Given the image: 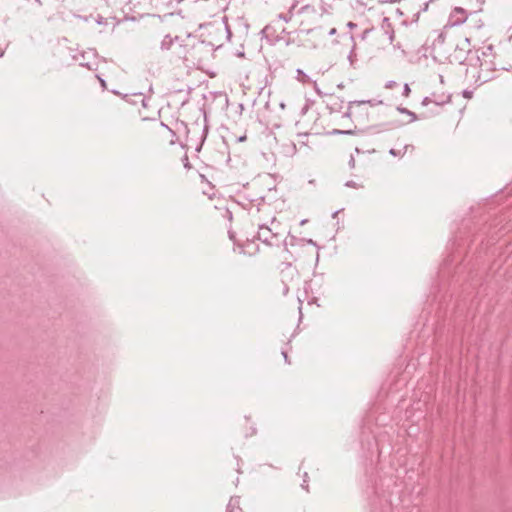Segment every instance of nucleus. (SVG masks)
<instances>
[{"mask_svg":"<svg viewBox=\"0 0 512 512\" xmlns=\"http://www.w3.org/2000/svg\"><path fill=\"white\" fill-rule=\"evenodd\" d=\"M83 66H87V68L91 69V66L88 63H81Z\"/></svg>","mask_w":512,"mask_h":512,"instance_id":"412c9836","label":"nucleus"},{"mask_svg":"<svg viewBox=\"0 0 512 512\" xmlns=\"http://www.w3.org/2000/svg\"><path fill=\"white\" fill-rule=\"evenodd\" d=\"M281 148L282 153L288 157L294 156L298 150L297 143H295L294 141L282 144Z\"/></svg>","mask_w":512,"mask_h":512,"instance_id":"0eeeda50","label":"nucleus"},{"mask_svg":"<svg viewBox=\"0 0 512 512\" xmlns=\"http://www.w3.org/2000/svg\"><path fill=\"white\" fill-rule=\"evenodd\" d=\"M410 92H411V90H410L409 85H408V84H405V85H404V88H403V95H404L405 97H408V96H409V94H410Z\"/></svg>","mask_w":512,"mask_h":512,"instance_id":"ddd939ff","label":"nucleus"},{"mask_svg":"<svg viewBox=\"0 0 512 512\" xmlns=\"http://www.w3.org/2000/svg\"><path fill=\"white\" fill-rule=\"evenodd\" d=\"M296 79L298 82L302 84H312L314 89L319 92L317 82L313 81L306 73H304L303 70L297 69L296 70Z\"/></svg>","mask_w":512,"mask_h":512,"instance_id":"423d86ee","label":"nucleus"},{"mask_svg":"<svg viewBox=\"0 0 512 512\" xmlns=\"http://www.w3.org/2000/svg\"><path fill=\"white\" fill-rule=\"evenodd\" d=\"M400 111H401V112H404V113H408L409 115H411V116H412V120H415V119H416V116H415V114H414V113L409 112V111H408V110H406V109H401Z\"/></svg>","mask_w":512,"mask_h":512,"instance_id":"2eb2a0df","label":"nucleus"},{"mask_svg":"<svg viewBox=\"0 0 512 512\" xmlns=\"http://www.w3.org/2000/svg\"><path fill=\"white\" fill-rule=\"evenodd\" d=\"M298 137L301 139V140L298 141V144H299L300 148L302 146H306V142L303 139L307 138V135L306 134H304V135L299 134Z\"/></svg>","mask_w":512,"mask_h":512,"instance_id":"9b49d317","label":"nucleus"},{"mask_svg":"<svg viewBox=\"0 0 512 512\" xmlns=\"http://www.w3.org/2000/svg\"><path fill=\"white\" fill-rule=\"evenodd\" d=\"M382 100H378V101H375V100H368V101H354V102H350V106L356 104V105H361V104H369L371 106H376V105H379V104H382Z\"/></svg>","mask_w":512,"mask_h":512,"instance_id":"1a4fd4ad","label":"nucleus"},{"mask_svg":"<svg viewBox=\"0 0 512 512\" xmlns=\"http://www.w3.org/2000/svg\"><path fill=\"white\" fill-rule=\"evenodd\" d=\"M389 40L392 41L393 40V34H390L389 35Z\"/></svg>","mask_w":512,"mask_h":512,"instance_id":"b1692460","label":"nucleus"},{"mask_svg":"<svg viewBox=\"0 0 512 512\" xmlns=\"http://www.w3.org/2000/svg\"><path fill=\"white\" fill-rule=\"evenodd\" d=\"M99 80H100V82H101V85H102L103 87H105V81H104L103 79H99Z\"/></svg>","mask_w":512,"mask_h":512,"instance_id":"5701e85b","label":"nucleus"},{"mask_svg":"<svg viewBox=\"0 0 512 512\" xmlns=\"http://www.w3.org/2000/svg\"><path fill=\"white\" fill-rule=\"evenodd\" d=\"M195 43L196 37L191 36L190 34L185 38H180L179 36L172 38L170 35H166L161 42V48L163 50L172 49L178 57L190 60L194 59L195 56L188 48L191 47L193 50L195 48Z\"/></svg>","mask_w":512,"mask_h":512,"instance_id":"f257e3e1","label":"nucleus"},{"mask_svg":"<svg viewBox=\"0 0 512 512\" xmlns=\"http://www.w3.org/2000/svg\"><path fill=\"white\" fill-rule=\"evenodd\" d=\"M356 26H357V25H356L354 22H351V21H350V22H348V23H347V27H348L349 29H354Z\"/></svg>","mask_w":512,"mask_h":512,"instance_id":"dca6fc26","label":"nucleus"},{"mask_svg":"<svg viewBox=\"0 0 512 512\" xmlns=\"http://www.w3.org/2000/svg\"><path fill=\"white\" fill-rule=\"evenodd\" d=\"M396 86H397V83H396L395 81H392V80H391V81H388V82L385 84V88H387V89H392V88H394V87H396Z\"/></svg>","mask_w":512,"mask_h":512,"instance_id":"f8f14e48","label":"nucleus"},{"mask_svg":"<svg viewBox=\"0 0 512 512\" xmlns=\"http://www.w3.org/2000/svg\"><path fill=\"white\" fill-rule=\"evenodd\" d=\"M335 132H336V133H338V134H351V131H340V130H336Z\"/></svg>","mask_w":512,"mask_h":512,"instance_id":"a211bd4d","label":"nucleus"},{"mask_svg":"<svg viewBox=\"0 0 512 512\" xmlns=\"http://www.w3.org/2000/svg\"><path fill=\"white\" fill-rule=\"evenodd\" d=\"M350 39L352 41V47L347 55V60H348L349 66L352 69H357L359 67V57H358V52H357V45H356L353 35H350Z\"/></svg>","mask_w":512,"mask_h":512,"instance_id":"39448f33","label":"nucleus"},{"mask_svg":"<svg viewBox=\"0 0 512 512\" xmlns=\"http://www.w3.org/2000/svg\"><path fill=\"white\" fill-rule=\"evenodd\" d=\"M468 14L466 10L461 7H455L450 13L448 23L451 26L463 24L467 20Z\"/></svg>","mask_w":512,"mask_h":512,"instance_id":"20e7f679","label":"nucleus"},{"mask_svg":"<svg viewBox=\"0 0 512 512\" xmlns=\"http://www.w3.org/2000/svg\"><path fill=\"white\" fill-rule=\"evenodd\" d=\"M306 223V220H302L301 221V225L305 224Z\"/></svg>","mask_w":512,"mask_h":512,"instance_id":"bb28decb","label":"nucleus"},{"mask_svg":"<svg viewBox=\"0 0 512 512\" xmlns=\"http://www.w3.org/2000/svg\"><path fill=\"white\" fill-rule=\"evenodd\" d=\"M407 149H408V146L406 145V146L404 147V151H406ZM389 153H390L391 155H393V156H402L405 152H402L401 150H397V149H394V148H393V149H391V150L389 151Z\"/></svg>","mask_w":512,"mask_h":512,"instance_id":"9d476101","label":"nucleus"},{"mask_svg":"<svg viewBox=\"0 0 512 512\" xmlns=\"http://www.w3.org/2000/svg\"><path fill=\"white\" fill-rule=\"evenodd\" d=\"M206 29H208L210 33L214 32V30H216L214 26H209Z\"/></svg>","mask_w":512,"mask_h":512,"instance_id":"aec40b11","label":"nucleus"},{"mask_svg":"<svg viewBox=\"0 0 512 512\" xmlns=\"http://www.w3.org/2000/svg\"><path fill=\"white\" fill-rule=\"evenodd\" d=\"M471 94H472V93H471V92H469V91H464V97H466V98H470V97H471Z\"/></svg>","mask_w":512,"mask_h":512,"instance_id":"6ab92c4d","label":"nucleus"},{"mask_svg":"<svg viewBox=\"0 0 512 512\" xmlns=\"http://www.w3.org/2000/svg\"><path fill=\"white\" fill-rule=\"evenodd\" d=\"M209 44H210L211 46H214V45H216V43H214V42H211V41L209 42Z\"/></svg>","mask_w":512,"mask_h":512,"instance_id":"a878e982","label":"nucleus"},{"mask_svg":"<svg viewBox=\"0 0 512 512\" xmlns=\"http://www.w3.org/2000/svg\"><path fill=\"white\" fill-rule=\"evenodd\" d=\"M283 355H284L285 360L287 361V354L285 352H283Z\"/></svg>","mask_w":512,"mask_h":512,"instance_id":"393cba45","label":"nucleus"},{"mask_svg":"<svg viewBox=\"0 0 512 512\" xmlns=\"http://www.w3.org/2000/svg\"><path fill=\"white\" fill-rule=\"evenodd\" d=\"M239 505V499L238 498H231L229 504H228V511L227 512H241V509L238 507Z\"/></svg>","mask_w":512,"mask_h":512,"instance_id":"6e6552de","label":"nucleus"},{"mask_svg":"<svg viewBox=\"0 0 512 512\" xmlns=\"http://www.w3.org/2000/svg\"><path fill=\"white\" fill-rule=\"evenodd\" d=\"M275 222H271V226L260 225L258 230V239L264 243L271 244L273 238L276 237L277 232L275 231Z\"/></svg>","mask_w":512,"mask_h":512,"instance_id":"7ed1b4c3","label":"nucleus"},{"mask_svg":"<svg viewBox=\"0 0 512 512\" xmlns=\"http://www.w3.org/2000/svg\"><path fill=\"white\" fill-rule=\"evenodd\" d=\"M491 58L492 55L490 52H483V61L478 57V60L480 61V72L478 79L481 82H486L491 78L490 74L494 70V64Z\"/></svg>","mask_w":512,"mask_h":512,"instance_id":"f03ea898","label":"nucleus"},{"mask_svg":"<svg viewBox=\"0 0 512 512\" xmlns=\"http://www.w3.org/2000/svg\"><path fill=\"white\" fill-rule=\"evenodd\" d=\"M346 185H347V186H351V187H353V186H354V183H353V182H351V181H349V182H347V184H346Z\"/></svg>","mask_w":512,"mask_h":512,"instance_id":"4be33fe9","label":"nucleus"},{"mask_svg":"<svg viewBox=\"0 0 512 512\" xmlns=\"http://www.w3.org/2000/svg\"><path fill=\"white\" fill-rule=\"evenodd\" d=\"M432 102H433V100H432L430 97H425V98L423 99V101H422V104H423L424 106H427V105H429V104H430V103H432Z\"/></svg>","mask_w":512,"mask_h":512,"instance_id":"4468645a","label":"nucleus"},{"mask_svg":"<svg viewBox=\"0 0 512 512\" xmlns=\"http://www.w3.org/2000/svg\"><path fill=\"white\" fill-rule=\"evenodd\" d=\"M336 33H337V29H336V28H331V29L329 30V32H328V34H329L330 36H333V35H335Z\"/></svg>","mask_w":512,"mask_h":512,"instance_id":"f3484780","label":"nucleus"}]
</instances>
